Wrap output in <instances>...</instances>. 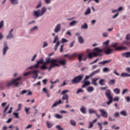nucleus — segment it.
<instances>
[{"mask_svg": "<svg viewBox=\"0 0 130 130\" xmlns=\"http://www.w3.org/2000/svg\"><path fill=\"white\" fill-rule=\"evenodd\" d=\"M47 9L45 7H43L41 8V10L38 9L37 11H35L32 13V15L34 17H35V18H39V17H42L45 13H46Z\"/></svg>", "mask_w": 130, "mask_h": 130, "instance_id": "nucleus-1", "label": "nucleus"}, {"mask_svg": "<svg viewBox=\"0 0 130 130\" xmlns=\"http://www.w3.org/2000/svg\"><path fill=\"white\" fill-rule=\"evenodd\" d=\"M47 63H50V66L48 67L49 72H50L52 69H54V66H56V64L54 63V59H51L50 57H47L46 58V61L43 63V65L46 66Z\"/></svg>", "mask_w": 130, "mask_h": 130, "instance_id": "nucleus-2", "label": "nucleus"}, {"mask_svg": "<svg viewBox=\"0 0 130 130\" xmlns=\"http://www.w3.org/2000/svg\"><path fill=\"white\" fill-rule=\"evenodd\" d=\"M22 80V77L21 76L18 77L17 78L14 79L12 80L11 82H7L6 86L7 88H11L12 85H14L16 87L19 86L20 83L17 82V81H20Z\"/></svg>", "mask_w": 130, "mask_h": 130, "instance_id": "nucleus-3", "label": "nucleus"}, {"mask_svg": "<svg viewBox=\"0 0 130 130\" xmlns=\"http://www.w3.org/2000/svg\"><path fill=\"white\" fill-rule=\"evenodd\" d=\"M105 94L106 95V97L109 99L108 102H106V104L108 106L110 105L111 103H112L113 100L112 99L113 97L111 95V90L110 89H106Z\"/></svg>", "mask_w": 130, "mask_h": 130, "instance_id": "nucleus-4", "label": "nucleus"}, {"mask_svg": "<svg viewBox=\"0 0 130 130\" xmlns=\"http://www.w3.org/2000/svg\"><path fill=\"white\" fill-rule=\"evenodd\" d=\"M44 62V60H43V58L41 57L39 60L37 61V63L32 65L30 67H28L26 69V70H32V69H38L39 68L40 64H43Z\"/></svg>", "mask_w": 130, "mask_h": 130, "instance_id": "nucleus-5", "label": "nucleus"}, {"mask_svg": "<svg viewBox=\"0 0 130 130\" xmlns=\"http://www.w3.org/2000/svg\"><path fill=\"white\" fill-rule=\"evenodd\" d=\"M94 50H96L97 52H100V53H101V52H105L106 54H111V53L113 52V49L109 48L104 49H100L99 48H95Z\"/></svg>", "mask_w": 130, "mask_h": 130, "instance_id": "nucleus-6", "label": "nucleus"}, {"mask_svg": "<svg viewBox=\"0 0 130 130\" xmlns=\"http://www.w3.org/2000/svg\"><path fill=\"white\" fill-rule=\"evenodd\" d=\"M83 78H84V75L81 74L78 76L74 77L71 81L72 84H79L80 82L83 80Z\"/></svg>", "mask_w": 130, "mask_h": 130, "instance_id": "nucleus-7", "label": "nucleus"}, {"mask_svg": "<svg viewBox=\"0 0 130 130\" xmlns=\"http://www.w3.org/2000/svg\"><path fill=\"white\" fill-rule=\"evenodd\" d=\"M54 63L56 64L54 66V68H56V67H59L60 63L61 66H66L67 64V62L65 60H58V59H54Z\"/></svg>", "mask_w": 130, "mask_h": 130, "instance_id": "nucleus-8", "label": "nucleus"}, {"mask_svg": "<svg viewBox=\"0 0 130 130\" xmlns=\"http://www.w3.org/2000/svg\"><path fill=\"white\" fill-rule=\"evenodd\" d=\"M100 73V69H98L93 72H92L89 75H86L83 81H87V80H89L90 78H92L93 76H95V75H97V74Z\"/></svg>", "mask_w": 130, "mask_h": 130, "instance_id": "nucleus-9", "label": "nucleus"}, {"mask_svg": "<svg viewBox=\"0 0 130 130\" xmlns=\"http://www.w3.org/2000/svg\"><path fill=\"white\" fill-rule=\"evenodd\" d=\"M95 52H90L87 55V57L89 59H91V58H93V56L96 57V56H99L100 55H102V54L100 53V52H97L96 50H94Z\"/></svg>", "mask_w": 130, "mask_h": 130, "instance_id": "nucleus-10", "label": "nucleus"}, {"mask_svg": "<svg viewBox=\"0 0 130 130\" xmlns=\"http://www.w3.org/2000/svg\"><path fill=\"white\" fill-rule=\"evenodd\" d=\"M9 48L8 46V43L7 42H4V46L2 50L3 55L5 56L7 54V52H8V50H9Z\"/></svg>", "mask_w": 130, "mask_h": 130, "instance_id": "nucleus-11", "label": "nucleus"}, {"mask_svg": "<svg viewBox=\"0 0 130 130\" xmlns=\"http://www.w3.org/2000/svg\"><path fill=\"white\" fill-rule=\"evenodd\" d=\"M70 91L69 90H63L61 93V95H63L62 97V100H69V95L66 94V93H69Z\"/></svg>", "mask_w": 130, "mask_h": 130, "instance_id": "nucleus-12", "label": "nucleus"}, {"mask_svg": "<svg viewBox=\"0 0 130 130\" xmlns=\"http://www.w3.org/2000/svg\"><path fill=\"white\" fill-rule=\"evenodd\" d=\"M39 73V71L38 70H32L31 71V74H32V78L33 79H37L38 77V73Z\"/></svg>", "mask_w": 130, "mask_h": 130, "instance_id": "nucleus-13", "label": "nucleus"}, {"mask_svg": "<svg viewBox=\"0 0 130 130\" xmlns=\"http://www.w3.org/2000/svg\"><path fill=\"white\" fill-rule=\"evenodd\" d=\"M60 29H61V25H60V23L57 24L55 27L54 32L57 34L59 33L60 32Z\"/></svg>", "mask_w": 130, "mask_h": 130, "instance_id": "nucleus-14", "label": "nucleus"}, {"mask_svg": "<svg viewBox=\"0 0 130 130\" xmlns=\"http://www.w3.org/2000/svg\"><path fill=\"white\" fill-rule=\"evenodd\" d=\"M82 83H83V84L81 86V88H86V87L89 86L91 84L89 81L87 80H83Z\"/></svg>", "mask_w": 130, "mask_h": 130, "instance_id": "nucleus-15", "label": "nucleus"}, {"mask_svg": "<svg viewBox=\"0 0 130 130\" xmlns=\"http://www.w3.org/2000/svg\"><path fill=\"white\" fill-rule=\"evenodd\" d=\"M99 111H100L101 115L102 116H103V117H105L106 118H107V117H108V113H107V112L105 111L104 110L102 109L99 110Z\"/></svg>", "mask_w": 130, "mask_h": 130, "instance_id": "nucleus-16", "label": "nucleus"}, {"mask_svg": "<svg viewBox=\"0 0 130 130\" xmlns=\"http://www.w3.org/2000/svg\"><path fill=\"white\" fill-rule=\"evenodd\" d=\"M14 31V28H12L9 32L8 35L7 36V39H12L14 37V35H13V31Z\"/></svg>", "mask_w": 130, "mask_h": 130, "instance_id": "nucleus-17", "label": "nucleus"}, {"mask_svg": "<svg viewBox=\"0 0 130 130\" xmlns=\"http://www.w3.org/2000/svg\"><path fill=\"white\" fill-rule=\"evenodd\" d=\"M61 103H62V101H61V100H59V101H56L51 106V108H53L54 107H56V106H57L59 104H61Z\"/></svg>", "mask_w": 130, "mask_h": 130, "instance_id": "nucleus-18", "label": "nucleus"}, {"mask_svg": "<svg viewBox=\"0 0 130 130\" xmlns=\"http://www.w3.org/2000/svg\"><path fill=\"white\" fill-rule=\"evenodd\" d=\"M122 57H126L128 58L130 57V52H124L121 54Z\"/></svg>", "mask_w": 130, "mask_h": 130, "instance_id": "nucleus-19", "label": "nucleus"}, {"mask_svg": "<svg viewBox=\"0 0 130 130\" xmlns=\"http://www.w3.org/2000/svg\"><path fill=\"white\" fill-rule=\"evenodd\" d=\"M99 80V78H93L92 79V84L94 86H98V83H97V81Z\"/></svg>", "mask_w": 130, "mask_h": 130, "instance_id": "nucleus-20", "label": "nucleus"}, {"mask_svg": "<svg viewBox=\"0 0 130 130\" xmlns=\"http://www.w3.org/2000/svg\"><path fill=\"white\" fill-rule=\"evenodd\" d=\"M10 2L11 5H13L14 6L19 5V0H10Z\"/></svg>", "mask_w": 130, "mask_h": 130, "instance_id": "nucleus-21", "label": "nucleus"}, {"mask_svg": "<svg viewBox=\"0 0 130 130\" xmlns=\"http://www.w3.org/2000/svg\"><path fill=\"white\" fill-rule=\"evenodd\" d=\"M38 30V26H35L33 27H31L29 30V33H32V32H34V31H37Z\"/></svg>", "mask_w": 130, "mask_h": 130, "instance_id": "nucleus-22", "label": "nucleus"}, {"mask_svg": "<svg viewBox=\"0 0 130 130\" xmlns=\"http://www.w3.org/2000/svg\"><path fill=\"white\" fill-rule=\"evenodd\" d=\"M120 77H122L123 78H129L130 74L127 73H122Z\"/></svg>", "mask_w": 130, "mask_h": 130, "instance_id": "nucleus-23", "label": "nucleus"}, {"mask_svg": "<svg viewBox=\"0 0 130 130\" xmlns=\"http://www.w3.org/2000/svg\"><path fill=\"white\" fill-rule=\"evenodd\" d=\"M86 91L88 93H92L94 91V87L92 86H89L86 88Z\"/></svg>", "mask_w": 130, "mask_h": 130, "instance_id": "nucleus-24", "label": "nucleus"}, {"mask_svg": "<svg viewBox=\"0 0 130 130\" xmlns=\"http://www.w3.org/2000/svg\"><path fill=\"white\" fill-rule=\"evenodd\" d=\"M91 14V8H88L84 13V16H88Z\"/></svg>", "mask_w": 130, "mask_h": 130, "instance_id": "nucleus-25", "label": "nucleus"}, {"mask_svg": "<svg viewBox=\"0 0 130 130\" xmlns=\"http://www.w3.org/2000/svg\"><path fill=\"white\" fill-rule=\"evenodd\" d=\"M81 29H82V30L88 29V24L85 22L82 25H81Z\"/></svg>", "mask_w": 130, "mask_h": 130, "instance_id": "nucleus-26", "label": "nucleus"}, {"mask_svg": "<svg viewBox=\"0 0 130 130\" xmlns=\"http://www.w3.org/2000/svg\"><path fill=\"white\" fill-rule=\"evenodd\" d=\"M86 109L84 107L82 106L81 108L80 109V111H81L83 114H86Z\"/></svg>", "mask_w": 130, "mask_h": 130, "instance_id": "nucleus-27", "label": "nucleus"}, {"mask_svg": "<svg viewBox=\"0 0 130 130\" xmlns=\"http://www.w3.org/2000/svg\"><path fill=\"white\" fill-rule=\"evenodd\" d=\"M46 125L48 128H51V127L53 126L52 123H51L50 122H49V121H47Z\"/></svg>", "mask_w": 130, "mask_h": 130, "instance_id": "nucleus-28", "label": "nucleus"}, {"mask_svg": "<svg viewBox=\"0 0 130 130\" xmlns=\"http://www.w3.org/2000/svg\"><path fill=\"white\" fill-rule=\"evenodd\" d=\"M114 93L115 94H119V93H120V89H119V88H114L113 90Z\"/></svg>", "mask_w": 130, "mask_h": 130, "instance_id": "nucleus-29", "label": "nucleus"}, {"mask_svg": "<svg viewBox=\"0 0 130 130\" xmlns=\"http://www.w3.org/2000/svg\"><path fill=\"white\" fill-rule=\"evenodd\" d=\"M40 68L42 70H48V72H49V69L48 68V67H47V66H46V65H43L42 64Z\"/></svg>", "mask_w": 130, "mask_h": 130, "instance_id": "nucleus-30", "label": "nucleus"}, {"mask_svg": "<svg viewBox=\"0 0 130 130\" xmlns=\"http://www.w3.org/2000/svg\"><path fill=\"white\" fill-rule=\"evenodd\" d=\"M126 48L125 47H117L115 48V50H124Z\"/></svg>", "mask_w": 130, "mask_h": 130, "instance_id": "nucleus-31", "label": "nucleus"}, {"mask_svg": "<svg viewBox=\"0 0 130 130\" xmlns=\"http://www.w3.org/2000/svg\"><path fill=\"white\" fill-rule=\"evenodd\" d=\"M60 44V43L59 42V41L56 42L54 48L55 51H56V50H57V49L58 48V46H59Z\"/></svg>", "mask_w": 130, "mask_h": 130, "instance_id": "nucleus-32", "label": "nucleus"}, {"mask_svg": "<svg viewBox=\"0 0 130 130\" xmlns=\"http://www.w3.org/2000/svg\"><path fill=\"white\" fill-rule=\"evenodd\" d=\"M78 41L80 43V44H83V43H84V39L80 36L78 37Z\"/></svg>", "mask_w": 130, "mask_h": 130, "instance_id": "nucleus-33", "label": "nucleus"}, {"mask_svg": "<svg viewBox=\"0 0 130 130\" xmlns=\"http://www.w3.org/2000/svg\"><path fill=\"white\" fill-rule=\"evenodd\" d=\"M78 22L76 20H73L69 23V25L71 26H75L77 24Z\"/></svg>", "mask_w": 130, "mask_h": 130, "instance_id": "nucleus-34", "label": "nucleus"}, {"mask_svg": "<svg viewBox=\"0 0 130 130\" xmlns=\"http://www.w3.org/2000/svg\"><path fill=\"white\" fill-rule=\"evenodd\" d=\"M70 123L73 126H76V125H77V122H76V121L73 119L70 120Z\"/></svg>", "mask_w": 130, "mask_h": 130, "instance_id": "nucleus-35", "label": "nucleus"}, {"mask_svg": "<svg viewBox=\"0 0 130 130\" xmlns=\"http://www.w3.org/2000/svg\"><path fill=\"white\" fill-rule=\"evenodd\" d=\"M88 112L90 113V114H92L93 113H94V114L97 112L96 110L92 109H89L88 110Z\"/></svg>", "mask_w": 130, "mask_h": 130, "instance_id": "nucleus-36", "label": "nucleus"}, {"mask_svg": "<svg viewBox=\"0 0 130 130\" xmlns=\"http://www.w3.org/2000/svg\"><path fill=\"white\" fill-rule=\"evenodd\" d=\"M55 117H56V118H58V119H61V118H63V116L59 115L58 114H56Z\"/></svg>", "mask_w": 130, "mask_h": 130, "instance_id": "nucleus-37", "label": "nucleus"}, {"mask_svg": "<svg viewBox=\"0 0 130 130\" xmlns=\"http://www.w3.org/2000/svg\"><path fill=\"white\" fill-rule=\"evenodd\" d=\"M120 114L121 115H122V116H126L127 115V113H126V111H122L120 112Z\"/></svg>", "mask_w": 130, "mask_h": 130, "instance_id": "nucleus-38", "label": "nucleus"}, {"mask_svg": "<svg viewBox=\"0 0 130 130\" xmlns=\"http://www.w3.org/2000/svg\"><path fill=\"white\" fill-rule=\"evenodd\" d=\"M42 6V2H41V1H39L38 4V5L36 7V9H39L41 8Z\"/></svg>", "mask_w": 130, "mask_h": 130, "instance_id": "nucleus-39", "label": "nucleus"}, {"mask_svg": "<svg viewBox=\"0 0 130 130\" xmlns=\"http://www.w3.org/2000/svg\"><path fill=\"white\" fill-rule=\"evenodd\" d=\"M115 84V80L111 79L109 81V85H114Z\"/></svg>", "mask_w": 130, "mask_h": 130, "instance_id": "nucleus-40", "label": "nucleus"}, {"mask_svg": "<svg viewBox=\"0 0 130 130\" xmlns=\"http://www.w3.org/2000/svg\"><path fill=\"white\" fill-rule=\"evenodd\" d=\"M103 45L106 47H108V45H109V40H108L106 42H104Z\"/></svg>", "mask_w": 130, "mask_h": 130, "instance_id": "nucleus-41", "label": "nucleus"}, {"mask_svg": "<svg viewBox=\"0 0 130 130\" xmlns=\"http://www.w3.org/2000/svg\"><path fill=\"white\" fill-rule=\"evenodd\" d=\"M97 124H98V125H99V127L100 130L103 129V127L102 126V122H98Z\"/></svg>", "mask_w": 130, "mask_h": 130, "instance_id": "nucleus-42", "label": "nucleus"}, {"mask_svg": "<svg viewBox=\"0 0 130 130\" xmlns=\"http://www.w3.org/2000/svg\"><path fill=\"white\" fill-rule=\"evenodd\" d=\"M79 93H84V90L82 88H79L76 91V94H79Z\"/></svg>", "mask_w": 130, "mask_h": 130, "instance_id": "nucleus-43", "label": "nucleus"}, {"mask_svg": "<svg viewBox=\"0 0 130 130\" xmlns=\"http://www.w3.org/2000/svg\"><path fill=\"white\" fill-rule=\"evenodd\" d=\"M103 73H108L109 72V68L107 67L104 68L103 69Z\"/></svg>", "mask_w": 130, "mask_h": 130, "instance_id": "nucleus-44", "label": "nucleus"}, {"mask_svg": "<svg viewBox=\"0 0 130 130\" xmlns=\"http://www.w3.org/2000/svg\"><path fill=\"white\" fill-rule=\"evenodd\" d=\"M56 128H57V130H64V129H63V128H62L61 127V126L59 125H57L55 126Z\"/></svg>", "mask_w": 130, "mask_h": 130, "instance_id": "nucleus-45", "label": "nucleus"}, {"mask_svg": "<svg viewBox=\"0 0 130 130\" xmlns=\"http://www.w3.org/2000/svg\"><path fill=\"white\" fill-rule=\"evenodd\" d=\"M105 82V80L104 79H101L99 81V84L101 86H103L104 85V82Z\"/></svg>", "mask_w": 130, "mask_h": 130, "instance_id": "nucleus-46", "label": "nucleus"}, {"mask_svg": "<svg viewBox=\"0 0 130 130\" xmlns=\"http://www.w3.org/2000/svg\"><path fill=\"white\" fill-rule=\"evenodd\" d=\"M43 44L42 48H45V47H47V46H48V44H47V42L45 41L43 42Z\"/></svg>", "mask_w": 130, "mask_h": 130, "instance_id": "nucleus-47", "label": "nucleus"}, {"mask_svg": "<svg viewBox=\"0 0 130 130\" xmlns=\"http://www.w3.org/2000/svg\"><path fill=\"white\" fill-rule=\"evenodd\" d=\"M0 90H5V86H4V83H0Z\"/></svg>", "mask_w": 130, "mask_h": 130, "instance_id": "nucleus-48", "label": "nucleus"}, {"mask_svg": "<svg viewBox=\"0 0 130 130\" xmlns=\"http://www.w3.org/2000/svg\"><path fill=\"white\" fill-rule=\"evenodd\" d=\"M89 126L88 128H92L93 127V125H94V123L92 122H89Z\"/></svg>", "mask_w": 130, "mask_h": 130, "instance_id": "nucleus-49", "label": "nucleus"}, {"mask_svg": "<svg viewBox=\"0 0 130 130\" xmlns=\"http://www.w3.org/2000/svg\"><path fill=\"white\" fill-rule=\"evenodd\" d=\"M10 107V105H8L4 110L3 112L4 113H6L7 111H8V110L9 109V108Z\"/></svg>", "mask_w": 130, "mask_h": 130, "instance_id": "nucleus-50", "label": "nucleus"}, {"mask_svg": "<svg viewBox=\"0 0 130 130\" xmlns=\"http://www.w3.org/2000/svg\"><path fill=\"white\" fill-rule=\"evenodd\" d=\"M109 121H115V119L113 118L111 116H109L108 117Z\"/></svg>", "mask_w": 130, "mask_h": 130, "instance_id": "nucleus-51", "label": "nucleus"}, {"mask_svg": "<svg viewBox=\"0 0 130 130\" xmlns=\"http://www.w3.org/2000/svg\"><path fill=\"white\" fill-rule=\"evenodd\" d=\"M24 110L25 111L26 114H29V110H30V108H27V107L25 108Z\"/></svg>", "mask_w": 130, "mask_h": 130, "instance_id": "nucleus-52", "label": "nucleus"}, {"mask_svg": "<svg viewBox=\"0 0 130 130\" xmlns=\"http://www.w3.org/2000/svg\"><path fill=\"white\" fill-rule=\"evenodd\" d=\"M82 57H83L82 54L78 55V60L79 62H81V61H82Z\"/></svg>", "mask_w": 130, "mask_h": 130, "instance_id": "nucleus-53", "label": "nucleus"}, {"mask_svg": "<svg viewBox=\"0 0 130 130\" xmlns=\"http://www.w3.org/2000/svg\"><path fill=\"white\" fill-rule=\"evenodd\" d=\"M4 20H2L0 22V29H2L3 27H4Z\"/></svg>", "mask_w": 130, "mask_h": 130, "instance_id": "nucleus-54", "label": "nucleus"}, {"mask_svg": "<svg viewBox=\"0 0 130 130\" xmlns=\"http://www.w3.org/2000/svg\"><path fill=\"white\" fill-rule=\"evenodd\" d=\"M57 40H58V37L55 36L53 41V43L54 44V43H56V41H57Z\"/></svg>", "mask_w": 130, "mask_h": 130, "instance_id": "nucleus-55", "label": "nucleus"}, {"mask_svg": "<svg viewBox=\"0 0 130 130\" xmlns=\"http://www.w3.org/2000/svg\"><path fill=\"white\" fill-rule=\"evenodd\" d=\"M27 90H23L20 93V95H24V94H26L27 93Z\"/></svg>", "mask_w": 130, "mask_h": 130, "instance_id": "nucleus-56", "label": "nucleus"}, {"mask_svg": "<svg viewBox=\"0 0 130 130\" xmlns=\"http://www.w3.org/2000/svg\"><path fill=\"white\" fill-rule=\"evenodd\" d=\"M114 117H116V118H118V117H119V113L116 112L114 114Z\"/></svg>", "mask_w": 130, "mask_h": 130, "instance_id": "nucleus-57", "label": "nucleus"}, {"mask_svg": "<svg viewBox=\"0 0 130 130\" xmlns=\"http://www.w3.org/2000/svg\"><path fill=\"white\" fill-rule=\"evenodd\" d=\"M29 75H31V71L27 72L23 74L24 77H26V76H29Z\"/></svg>", "mask_w": 130, "mask_h": 130, "instance_id": "nucleus-58", "label": "nucleus"}, {"mask_svg": "<svg viewBox=\"0 0 130 130\" xmlns=\"http://www.w3.org/2000/svg\"><path fill=\"white\" fill-rule=\"evenodd\" d=\"M113 74H114V75H116V76H119V73L117 72V70L115 69L114 72H113Z\"/></svg>", "mask_w": 130, "mask_h": 130, "instance_id": "nucleus-59", "label": "nucleus"}, {"mask_svg": "<svg viewBox=\"0 0 130 130\" xmlns=\"http://www.w3.org/2000/svg\"><path fill=\"white\" fill-rule=\"evenodd\" d=\"M13 115H14L15 117L16 118H19V113H13Z\"/></svg>", "mask_w": 130, "mask_h": 130, "instance_id": "nucleus-60", "label": "nucleus"}, {"mask_svg": "<svg viewBox=\"0 0 130 130\" xmlns=\"http://www.w3.org/2000/svg\"><path fill=\"white\" fill-rule=\"evenodd\" d=\"M35 22H36L35 20H32L30 22H28L27 23V26H29V25H32V24H34V23H35Z\"/></svg>", "mask_w": 130, "mask_h": 130, "instance_id": "nucleus-61", "label": "nucleus"}, {"mask_svg": "<svg viewBox=\"0 0 130 130\" xmlns=\"http://www.w3.org/2000/svg\"><path fill=\"white\" fill-rule=\"evenodd\" d=\"M75 44V41H72L71 43H70V47L71 48H72V47H74V45Z\"/></svg>", "mask_w": 130, "mask_h": 130, "instance_id": "nucleus-62", "label": "nucleus"}, {"mask_svg": "<svg viewBox=\"0 0 130 130\" xmlns=\"http://www.w3.org/2000/svg\"><path fill=\"white\" fill-rule=\"evenodd\" d=\"M61 42L62 43H66V42H68V40L64 38H62L61 39Z\"/></svg>", "mask_w": 130, "mask_h": 130, "instance_id": "nucleus-63", "label": "nucleus"}, {"mask_svg": "<svg viewBox=\"0 0 130 130\" xmlns=\"http://www.w3.org/2000/svg\"><path fill=\"white\" fill-rule=\"evenodd\" d=\"M125 72H126L127 73H130V68L129 67H127L125 69Z\"/></svg>", "mask_w": 130, "mask_h": 130, "instance_id": "nucleus-64", "label": "nucleus"}]
</instances>
